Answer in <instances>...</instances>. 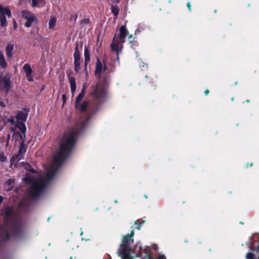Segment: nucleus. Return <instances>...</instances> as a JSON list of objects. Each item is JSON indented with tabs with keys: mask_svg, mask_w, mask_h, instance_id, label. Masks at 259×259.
Segmentation results:
<instances>
[{
	"mask_svg": "<svg viewBox=\"0 0 259 259\" xmlns=\"http://www.w3.org/2000/svg\"><path fill=\"white\" fill-rule=\"evenodd\" d=\"M77 134L78 131L75 128L64 135L60 143L59 150L54 156L53 163L47 170L45 176H39L37 179L33 181L30 189L31 197L36 198L42 193L47 184L53 178L71 152L75 144V137Z\"/></svg>",
	"mask_w": 259,
	"mask_h": 259,
	"instance_id": "1",
	"label": "nucleus"
},
{
	"mask_svg": "<svg viewBox=\"0 0 259 259\" xmlns=\"http://www.w3.org/2000/svg\"><path fill=\"white\" fill-rule=\"evenodd\" d=\"M4 213L5 223L0 227V240L5 241L9 239V231L17 235L21 231V228L16 220V213L12 207H6Z\"/></svg>",
	"mask_w": 259,
	"mask_h": 259,
	"instance_id": "2",
	"label": "nucleus"
},
{
	"mask_svg": "<svg viewBox=\"0 0 259 259\" xmlns=\"http://www.w3.org/2000/svg\"><path fill=\"white\" fill-rule=\"evenodd\" d=\"M133 235V231L131 234H128L122 238V243L120 245V248L117 252L118 255L121 256L122 259H131L129 246L134 242Z\"/></svg>",
	"mask_w": 259,
	"mask_h": 259,
	"instance_id": "3",
	"label": "nucleus"
},
{
	"mask_svg": "<svg viewBox=\"0 0 259 259\" xmlns=\"http://www.w3.org/2000/svg\"><path fill=\"white\" fill-rule=\"evenodd\" d=\"M28 114V111L27 109H23L19 112L16 115L17 123L16 126L18 128L25 136L26 132V127L23 122L26 119Z\"/></svg>",
	"mask_w": 259,
	"mask_h": 259,
	"instance_id": "4",
	"label": "nucleus"
},
{
	"mask_svg": "<svg viewBox=\"0 0 259 259\" xmlns=\"http://www.w3.org/2000/svg\"><path fill=\"white\" fill-rule=\"evenodd\" d=\"M11 75L7 73L5 75L3 72H0V91L7 94L11 88Z\"/></svg>",
	"mask_w": 259,
	"mask_h": 259,
	"instance_id": "5",
	"label": "nucleus"
},
{
	"mask_svg": "<svg viewBox=\"0 0 259 259\" xmlns=\"http://www.w3.org/2000/svg\"><path fill=\"white\" fill-rule=\"evenodd\" d=\"M93 88L94 89L93 94L96 98H100L104 95L105 89L101 82H99L95 87Z\"/></svg>",
	"mask_w": 259,
	"mask_h": 259,
	"instance_id": "6",
	"label": "nucleus"
},
{
	"mask_svg": "<svg viewBox=\"0 0 259 259\" xmlns=\"http://www.w3.org/2000/svg\"><path fill=\"white\" fill-rule=\"evenodd\" d=\"M121 40L119 41L115 36L114 37L112 44H111V48L112 51H115L117 55L119 53V48L121 49L122 47Z\"/></svg>",
	"mask_w": 259,
	"mask_h": 259,
	"instance_id": "7",
	"label": "nucleus"
},
{
	"mask_svg": "<svg viewBox=\"0 0 259 259\" xmlns=\"http://www.w3.org/2000/svg\"><path fill=\"white\" fill-rule=\"evenodd\" d=\"M251 251L247 253L245 257L246 259H259V243L257 248L251 249Z\"/></svg>",
	"mask_w": 259,
	"mask_h": 259,
	"instance_id": "8",
	"label": "nucleus"
},
{
	"mask_svg": "<svg viewBox=\"0 0 259 259\" xmlns=\"http://www.w3.org/2000/svg\"><path fill=\"white\" fill-rule=\"evenodd\" d=\"M14 51V44H8L6 47V54L8 59L11 60L13 58Z\"/></svg>",
	"mask_w": 259,
	"mask_h": 259,
	"instance_id": "9",
	"label": "nucleus"
},
{
	"mask_svg": "<svg viewBox=\"0 0 259 259\" xmlns=\"http://www.w3.org/2000/svg\"><path fill=\"white\" fill-rule=\"evenodd\" d=\"M120 35L119 37L121 40V42L123 43L124 42V38L126 37L127 34V30L125 28V26L122 25L119 28Z\"/></svg>",
	"mask_w": 259,
	"mask_h": 259,
	"instance_id": "10",
	"label": "nucleus"
},
{
	"mask_svg": "<svg viewBox=\"0 0 259 259\" xmlns=\"http://www.w3.org/2000/svg\"><path fill=\"white\" fill-rule=\"evenodd\" d=\"M102 70V65L101 61L98 60L96 64V68L95 71V76L99 78Z\"/></svg>",
	"mask_w": 259,
	"mask_h": 259,
	"instance_id": "11",
	"label": "nucleus"
},
{
	"mask_svg": "<svg viewBox=\"0 0 259 259\" xmlns=\"http://www.w3.org/2000/svg\"><path fill=\"white\" fill-rule=\"evenodd\" d=\"M69 82L70 85L71 91L73 94L76 90V83L75 78L73 77H69Z\"/></svg>",
	"mask_w": 259,
	"mask_h": 259,
	"instance_id": "12",
	"label": "nucleus"
},
{
	"mask_svg": "<svg viewBox=\"0 0 259 259\" xmlns=\"http://www.w3.org/2000/svg\"><path fill=\"white\" fill-rule=\"evenodd\" d=\"M0 14H3L4 16L7 15L8 17H11V12L8 8H4L2 6L0 5Z\"/></svg>",
	"mask_w": 259,
	"mask_h": 259,
	"instance_id": "13",
	"label": "nucleus"
},
{
	"mask_svg": "<svg viewBox=\"0 0 259 259\" xmlns=\"http://www.w3.org/2000/svg\"><path fill=\"white\" fill-rule=\"evenodd\" d=\"M22 16L26 20H29L35 17L32 13L25 10L22 11Z\"/></svg>",
	"mask_w": 259,
	"mask_h": 259,
	"instance_id": "14",
	"label": "nucleus"
},
{
	"mask_svg": "<svg viewBox=\"0 0 259 259\" xmlns=\"http://www.w3.org/2000/svg\"><path fill=\"white\" fill-rule=\"evenodd\" d=\"M45 5V0H32V7H42Z\"/></svg>",
	"mask_w": 259,
	"mask_h": 259,
	"instance_id": "15",
	"label": "nucleus"
},
{
	"mask_svg": "<svg viewBox=\"0 0 259 259\" xmlns=\"http://www.w3.org/2000/svg\"><path fill=\"white\" fill-rule=\"evenodd\" d=\"M0 66L3 68H6L7 67V63L2 51H0Z\"/></svg>",
	"mask_w": 259,
	"mask_h": 259,
	"instance_id": "16",
	"label": "nucleus"
},
{
	"mask_svg": "<svg viewBox=\"0 0 259 259\" xmlns=\"http://www.w3.org/2000/svg\"><path fill=\"white\" fill-rule=\"evenodd\" d=\"M84 91H81L79 94L77 96L75 101V107L77 108L80 101L82 100L84 95Z\"/></svg>",
	"mask_w": 259,
	"mask_h": 259,
	"instance_id": "17",
	"label": "nucleus"
},
{
	"mask_svg": "<svg viewBox=\"0 0 259 259\" xmlns=\"http://www.w3.org/2000/svg\"><path fill=\"white\" fill-rule=\"evenodd\" d=\"M23 69L26 73V75H29L30 74L32 73V70L29 64H25L23 67Z\"/></svg>",
	"mask_w": 259,
	"mask_h": 259,
	"instance_id": "18",
	"label": "nucleus"
},
{
	"mask_svg": "<svg viewBox=\"0 0 259 259\" xmlns=\"http://www.w3.org/2000/svg\"><path fill=\"white\" fill-rule=\"evenodd\" d=\"M57 19L54 17H52L49 22V28L50 29L53 28L56 24Z\"/></svg>",
	"mask_w": 259,
	"mask_h": 259,
	"instance_id": "19",
	"label": "nucleus"
},
{
	"mask_svg": "<svg viewBox=\"0 0 259 259\" xmlns=\"http://www.w3.org/2000/svg\"><path fill=\"white\" fill-rule=\"evenodd\" d=\"M0 20L1 25L2 27H5L7 26V20L6 16L3 14H0Z\"/></svg>",
	"mask_w": 259,
	"mask_h": 259,
	"instance_id": "20",
	"label": "nucleus"
},
{
	"mask_svg": "<svg viewBox=\"0 0 259 259\" xmlns=\"http://www.w3.org/2000/svg\"><path fill=\"white\" fill-rule=\"evenodd\" d=\"M111 9L112 13L116 16L119 13V9L116 6H114L113 4L111 5Z\"/></svg>",
	"mask_w": 259,
	"mask_h": 259,
	"instance_id": "21",
	"label": "nucleus"
},
{
	"mask_svg": "<svg viewBox=\"0 0 259 259\" xmlns=\"http://www.w3.org/2000/svg\"><path fill=\"white\" fill-rule=\"evenodd\" d=\"M27 22L25 23V26L26 27H29L31 26L32 25V23L33 22H36L37 21V19L36 18V17H34L33 18H32V19H29V20H27Z\"/></svg>",
	"mask_w": 259,
	"mask_h": 259,
	"instance_id": "22",
	"label": "nucleus"
},
{
	"mask_svg": "<svg viewBox=\"0 0 259 259\" xmlns=\"http://www.w3.org/2000/svg\"><path fill=\"white\" fill-rule=\"evenodd\" d=\"M74 61H79L80 60V55L77 48V47L75 48V52L74 53Z\"/></svg>",
	"mask_w": 259,
	"mask_h": 259,
	"instance_id": "23",
	"label": "nucleus"
},
{
	"mask_svg": "<svg viewBox=\"0 0 259 259\" xmlns=\"http://www.w3.org/2000/svg\"><path fill=\"white\" fill-rule=\"evenodd\" d=\"M84 57H85V62H88L90 60V52L88 48H85L84 49Z\"/></svg>",
	"mask_w": 259,
	"mask_h": 259,
	"instance_id": "24",
	"label": "nucleus"
},
{
	"mask_svg": "<svg viewBox=\"0 0 259 259\" xmlns=\"http://www.w3.org/2000/svg\"><path fill=\"white\" fill-rule=\"evenodd\" d=\"M88 103L87 102H83L79 106L80 110L81 111H84L88 106Z\"/></svg>",
	"mask_w": 259,
	"mask_h": 259,
	"instance_id": "25",
	"label": "nucleus"
},
{
	"mask_svg": "<svg viewBox=\"0 0 259 259\" xmlns=\"http://www.w3.org/2000/svg\"><path fill=\"white\" fill-rule=\"evenodd\" d=\"M80 69V61H74V70L76 72H77Z\"/></svg>",
	"mask_w": 259,
	"mask_h": 259,
	"instance_id": "26",
	"label": "nucleus"
},
{
	"mask_svg": "<svg viewBox=\"0 0 259 259\" xmlns=\"http://www.w3.org/2000/svg\"><path fill=\"white\" fill-rule=\"evenodd\" d=\"M25 152V148L23 146H21L18 156H21Z\"/></svg>",
	"mask_w": 259,
	"mask_h": 259,
	"instance_id": "27",
	"label": "nucleus"
},
{
	"mask_svg": "<svg viewBox=\"0 0 259 259\" xmlns=\"http://www.w3.org/2000/svg\"><path fill=\"white\" fill-rule=\"evenodd\" d=\"M7 157L4 153L0 152V162H4L6 160Z\"/></svg>",
	"mask_w": 259,
	"mask_h": 259,
	"instance_id": "28",
	"label": "nucleus"
},
{
	"mask_svg": "<svg viewBox=\"0 0 259 259\" xmlns=\"http://www.w3.org/2000/svg\"><path fill=\"white\" fill-rule=\"evenodd\" d=\"M77 18V14H74V15H71L70 16V20L71 21V20H73L75 22L76 21Z\"/></svg>",
	"mask_w": 259,
	"mask_h": 259,
	"instance_id": "29",
	"label": "nucleus"
},
{
	"mask_svg": "<svg viewBox=\"0 0 259 259\" xmlns=\"http://www.w3.org/2000/svg\"><path fill=\"white\" fill-rule=\"evenodd\" d=\"M89 22H90V20L89 19H85L82 20L80 21V24L85 25V24H88Z\"/></svg>",
	"mask_w": 259,
	"mask_h": 259,
	"instance_id": "30",
	"label": "nucleus"
},
{
	"mask_svg": "<svg viewBox=\"0 0 259 259\" xmlns=\"http://www.w3.org/2000/svg\"><path fill=\"white\" fill-rule=\"evenodd\" d=\"M27 80L29 81H33V78L32 77L31 74H30L29 75H26Z\"/></svg>",
	"mask_w": 259,
	"mask_h": 259,
	"instance_id": "31",
	"label": "nucleus"
},
{
	"mask_svg": "<svg viewBox=\"0 0 259 259\" xmlns=\"http://www.w3.org/2000/svg\"><path fill=\"white\" fill-rule=\"evenodd\" d=\"M14 182L13 180H9L6 182V184L8 185H10Z\"/></svg>",
	"mask_w": 259,
	"mask_h": 259,
	"instance_id": "32",
	"label": "nucleus"
},
{
	"mask_svg": "<svg viewBox=\"0 0 259 259\" xmlns=\"http://www.w3.org/2000/svg\"><path fill=\"white\" fill-rule=\"evenodd\" d=\"M187 6L189 11L190 12L191 11V8L190 3L189 2L187 3Z\"/></svg>",
	"mask_w": 259,
	"mask_h": 259,
	"instance_id": "33",
	"label": "nucleus"
},
{
	"mask_svg": "<svg viewBox=\"0 0 259 259\" xmlns=\"http://www.w3.org/2000/svg\"><path fill=\"white\" fill-rule=\"evenodd\" d=\"M0 106H1L2 107H4L5 106V103L1 100V99H0Z\"/></svg>",
	"mask_w": 259,
	"mask_h": 259,
	"instance_id": "34",
	"label": "nucleus"
},
{
	"mask_svg": "<svg viewBox=\"0 0 259 259\" xmlns=\"http://www.w3.org/2000/svg\"><path fill=\"white\" fill-rule=\"evenodd\" d=\"M85 88H86V84L84 83L83 85L82 89L81 90V91H84V93H85Z\"/></svg>",
	"mask_w": 259,
	"mask_h": 259,
	"instance_id": "35",
	"label": "nucleus"
},
{
	"mask_svg": "<svg viewBox=\"0 0 259 259\" xmlns=\"http://www.w3.org/2000/svg\"><path fill=\"white\" fill-rule=\"evenodd\" d=\"M62 99H63V102L64 103L65 102V101H66V96L65 95H63V96H62Z\"/></svg>",
	"mask_w": 259,
	"mask_h": 259,
	"instance_id": "36",
	"label": "nucleus"
},
{
	"mask_svg": "<svg viewBox=\"0 0 259 259\" xmlns=\"http://www.w3.org/2000/svg\"><path fill=\"white\" fill-rule=\"evenodd\" d=\"M13 25H14V29H16V28H17V23H16L15 21H13Z\"/></svg>",
	"mask_w": 259,
	"mask_h": 259,
	"instance_id": "37",
	"label": "nucleus"
},
{
	"mask_svg": "<svg viewBox=\"0 0 259 259\" xmlns=\"http://www.w3.org/2000/svg\"><path fill=\"white\" fill-rule=\"evenodd\" d=\"M85 122H82V123H81V127L82 128H83L85 127Z\"/></svg>",
	"mask_w": 259,
	"mask_h": 259,
	"instance_id": "38",
	"label": "nucleus"
},
{
	"mask_svg": "<svg viewBox=\"0 0 259 259\" xmlns=\"http://www.w3.org/2000/svg\"><path fill=\"white\" fill-rule=\"evenodd\" d=\"M9 139H10V136H9V135H8V139L7 140L6 146H8V141H9Z\"/></svg>",
	"mask_w": 259,
	"mask_h": 259,
	"instance_id": "39",
	"label": "nucleus"
},
{
	"mask_svg": "<svg viewBox=\"0 0 259 259\" xmlns=\"http://www.w3.org/2000/svg\"><path fill=\"white\" fill-rule=\"evenodd\" d=\"M209 92V91L208 90H205L204 92L205 95H207L208 94Z\"/></svg>",
	"mask_w": 259,
	"mask_h": 259,
	"instance_id": "40",
	"label": "nucleus"
},
{
	"mask_svg": "<svg viewBox=\"0 0 259 259\" xmlns=\"http://www.w3.org/2000/svg\"><path fill=\"white\" fill-rule=\"evenodd\" d=\"M3 198L2 196L0 195V204L2 203V202L3 201Z\"/></svg>",
	"mask_w": 259,
	"mask_h": 259,
	"instance_id": "41",
	"label": "nucleus"
},
{
	"mask_svg": "<svg viewBox=\"0 0 259 259\" xmlns=\"http://www.w3.org/2000/svg\"><path fill=\"white\" fill-rule=\"evenodd\" d=\"M9 121L11 122L12 123H14V122H15L14 119L9 120Z\"/></svg>",
	"mask_w": 259,
	"mask_h": 259,
	"instance_id": "42",
	"label": "nucleus"
},
{
	"mask_svg": "<svg viewBox=\"0 0 259 259\" xmlns=\"http://www.w3.org/2000/svg\"><path fill=\"white\" fill-rule=\"evenodd\" d=\"M120 0H114V2L116 3H118Z\"/></svg>",
	"mask_w": 259,
	"mask_h": 259,
	"instance_id": "43",
	"label": "nucleus"
},
{
	"mask_svg": "<svg viewBox=\"0 0 259 259\" xmlns=\"http://www.w3.org/2000/svg\"><path fill=\"white\" fill-rule=\"evenodd\" d=\"M130 37V38H132V35H131L130 36V37Z\"/></svg>",
	"mask_w": 259,
	"mask_h": 259,
	"instance_id": "44",
	"label": "nucleus"
}]
</instances>
